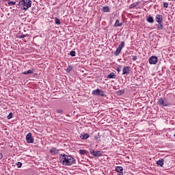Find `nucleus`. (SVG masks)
Wrapping results in <instances>:
<instances>
[{"mask_svg": "<svg viewBox=\"0 0 175 175\" xmlns=\"http://www.w3.org/2000/svg\"><path fill=\"white\" fill-rule=\"evenodd\" d=\"M125 47V42L121 41L120 44H119L118 47L116 49V51L113 52V55L116 57H118L120 54H121V51H122V49Z\"/></svg>", "mask_w": 175, "mask_h": 175, "instance_id": "obj_3", "label": "nucleus"}, {"mask_svg": "<svg viewBox=\"0 0 175 175\" xmlns=\"http://www.w3.org/2000/svg\"><path fill=\"white\" fill-rule=\"evenodd\" d=\"M125 92V90H118V92H117V94H118V95H122V94H124Z\"/></svg>", "mask_w": 175, "mask_h": 175, "instance_id": "obj_25", "label": "nucleus"}, {"mask_svg": "<svg viewBox=\"0 0 175 175\" xmlns=\"http://www.w3.org/2000/svg\"><path fill=\"white\" fill-rule=\"evenodd\" d=\"M55 23L57 24V25H61V21H59V18H55Z\"/></svg>", "mask_w": 175, "mask_h": 175, "instance_id": "obj_22", "label": "nucleus"}, {"mask_svg": "<svg viewBox=\"0 0 175 175\" xmlns=\"http://www.w3.org/2000/svg\"><path fill=\"white\" fill-rule=\"evenodd\" d=\"M60 162L64 166H70L71 165L76 164V160L72 156L66 154H61L59 156Z\"/></svg>", "mask_w": 175, "mask_h": 175, "instance_id": "obj_1", "label": "nucleus"}, {"mask_svg": "<svg viewBox=\"0 0 175 175\" xmlns=\"http://www.w3.org/2000/svg\"><path fill=\"white\" fill-rule=\"evenodd\" d=\"M90 154H91V155H93V157H96V158L102 157V151L100 150L95 151L92 149H90Z\"/></svg>", "mask_w": 175, "mask_h": 175, "instance_id": "obj_5", "label": "nucleus"}, {"mask_svg": "<svg viewBox=\"0 0 175 175\" xmlns=\"http://www.w3.org/2000/svg\"><path fill=\"white\" fill-rule=\"evenodd\" d=\"M133 61H136L137 59V56H136V55L133 56Z\"/></svg>", "mask_w": 175, "mask_h": 175, "instance_id": "obj_34", "label": "nucleus"}, {"mask_svg": "<svg viewBox=\"0 0 175 175\" xmlns=\"http://www.w3.org/2000/svg\"><path fill=\"white\" fill-rule=\"evenodd\" d=\"M157 26L158 31L163 29V24H162V23H158V25H157Z\"/></svg>", "mask_w": 175, "mask_h": 175, "instance_id": "obj_19", "label": "nucleus"}, {"mask_svg": "<svg viewBox=\"0 0 175 175\" xmlns=\"http://www.w3.org/2000/svg\"><path fill=\"white\" fill-rule=\"evenodd\" d=\"M16 166H17V167L20 168V167H21V166H23V163L21 162H18L16 163Z\"/></svg>", "mask_w": 175, "mask_h": 175, "instance_id": "obj_30", "label": "nucleus"}, {"mask_svg": "<svg viewBox=\"0 0 175 175\" xmlns=\"http://www.w3.org/2000/svg\"><path fill=\"white\" fill-rule=\"evenodd\" d=\"M24 38H27V35H21V36H18V38L19 39H24Z\"/></svg>", "mask_w": 175, "mask_h": 175, "instance_id": "obj_31", "label": "nucleus"}, {"mask_svg": "<svg viewBox=\"0 0 175 175\" xmlns=\"http://www.w3.org/2000/svg\"><path fill=\"white\" fill-rule=\"evenodd\" d=\"M158 103L160 106H163V107H169L170 106V104L167 103V102L165 101L163 98H159Z\"/></svg>", "mask_w": 175, "mask_h": 175, "instance_id": "obj_7", "label": "nucleus"}, {"mask_svg": "<svg viewBox=\"0 0 175 175\" xmlns=\"http://www.w3.org/2000/svg\"><path fill=\"white\" fill-rule=\"evenodd\" d=\"M115 170L117 172V173H119L118 175H124V173L122 172H124V167L121 166H117L116 167Z\"/></svg>", "mask_w": 175, "mask_h": 175, "instance_id": "obj_9", "label": "nucleus"}, {"mask_svg": "<svg viewBox=\"0 0 175 175\" xmlns=\"http://www.w3.org/2000/svg\"><path fill=\"white\" fill-rule=\"evenodd\" d=\"M171 1H174V0H171Z\"/></svg>", "mask_w": 175, "mask_h": 175, "instance_id": "obj_38", "label": "nucleus"}, {"mask_svg": "<svg viewBox=\"0 0 175 175\" xmlns=\"http://www.w3.org/2000/svg\"><path fill=\"white\" fill-rule=\"evenodd\" d=\"M70 55H71V57H76V51H71L70 52Z\"/></svg>", "mask_w": 175, "mask_h": 175, "instance_id": "obj_24", "label": "nucleus"}, {"mask_svg": "<svg viewBox=\"0 0 175 175\" xmlns=\"http://www.w3.org/2000/svg\"><path fill=\"white\" fill-rule=\"evenodd\" d=\"M57 113H58L59 114L62 113V109H57Z\"/></svg>", "mask_w": 175, "mask_h": 175, "instance_id": "obj_35", "label": "nucleus"}, {"mask_svg": "<svg viewBox=\"0 0 175 175\" xmlns=\"http://www.w3.org/2000/svg\"><path fill=\"white\" fill-rule=\"evenodd\" d=\"M149 64L150 65H157L158 64V57L157 56H152L149 58Z\"/></svg>", "mask_w": 175, "mask_h": 175, "instance_id": "obj_6", "label": "nucleus"}, {"mask_svg": "<svg viewBox=\"0 0 175 175\" xmlns=\"http://www.w3.org/2000/svg\"><path fill=\"white\" fill-rule=\"evenodd\" d=\"M130 70H129V66H124L122 69V75H129Z\"/></svg>", "mask_w": 175, "mask_h": 175, "instance_id": "obj_11", "label": "nucleus"}, {"mask_svg": "<svg viewBox=\"0 0 175 175\" xmlns=\"http://www.w3.org/2000/svg\"><path fill=\"white\" fill-rule=\"evenodd\" d=\"M87 152H88L85 150H79V154L81 155H87Z\"/></svg>", "mask_w": 175, "mask_h": 175, "instance_id": "obj_21", "label": "nucleus"}, {"mask_svg": "<svg viewBox=\"0 0 175 175\" xmlns=\"http://www.w3.org/2000/svg\"><path fill=\"white\" fill-rule=\"evenodd\" d=\"M26 141H27V143H30V144L33 143V138L32 137V133H29L26 135Z\"/></svg>", "mask_w": 175, "mask_h": 175, "instance_id": "obj_8", "label": "nucleus"}, {"mask_svg": "<svg viewBox=\"0 0 175 175\" xmlns=\"http://www.w3.org/2000/svg\"><path fill=\"white\" fill-rule=\"evenodd\" d=\"M164 162H165V159H161L160 160H158L156 162V164L157 165V166H160V167H163Z\"/></svg>", "mask_w": 175, "mask_h": 175, "instance_id": "obj_13", "label": "nucleus"}, {"mask_svg": "<svg viewBox=\"0 0 175 175\" xmlns=\"http://www.w3.org/2000/svg\"><path fill=\"white\" fill-rule=\"evenodd\" d=\"M122 68V66H118V67L116 68V70H117L118 73H120V72H121Z\"/></svg>", "mask_w": 175, "mask_h": 175, "instance_id": "obj_29", "label": "nucleus"}, {"mask_svg": "<svg viewBox=\"0 0 175 175\" xmlns=\"http://www.w3.org/2000/svg\"><path fill=\"white\" fill-rule=\"evenodd\" d=\"M163 6H164V8H169V3H163Z\"/></svg>", "mask_w": 175, "mask_h": 175, "instance_id": "obj_32", "label": "nucleus"}, {"mask_svg": "<svg viewBox=\"0 0 175 175\" xmlns=\"http://www.w3.org/2000/svg\"><path fill=\"white\" fill-rule=\"evenodd\" d=\"M8 5H16V2L10 1V2H8Z\"/></svg>", "mask_w": 175, "mask_h": 175, "instance_id": "obj_33", "label": "nucleus"}, {"mask_svg": "<svg viewBox=\"0 0 175 175\" xmlns=\"http://www.w3.org/2000/svg\"><path fill=\"white\" fill-rule=\"evenodd\" d=\"M94 139L96 140L100 139V134L98 133L97 135H94Z\"/></svg>", "mask_w": 175, "mask_h": 175, "instance_id": "obj_28", "label": "nucleus"}, {"mask_svg": "<svg viewBox=\"0 0 175 175\" xmlns=\"http://www.w3.org/2000/svg\"><path fill=\"white\" fill-rule=\"evenodd\" d=\"M155 20L157 23H162L163 20V16H162V15L161 14H157L156 15Z\"/></svg>", "mask_w": 175, "mask_h": 175, "instance_id": "obj_10", "label": "nucleus"}, {"mask_svg": "<svg viewBox=\"0 0 175 175\" xmlns=\"http://www.w3.org/2000/svg\"><path fill=\"white\" fill-rule=\"evenodd\" d=\"M92 95H96L97 96H106L105 91L100 90V89L94 90L92 92Z\"/></svg>", "mask_w": 175, "mask_h": 175, "instance_id": "obj_4", "label": "nucleus"}, {"mask_svg": "<svg viewBox=\"0 0 175 175\" xmlns=\"http://www.w3.org/2000/svg\"><path fill=\"white\" fill-rule=\"evenodd\" d=\"M146 21L148 23H150V24H152V23H154V18L149 15L147 18H146Z\"/></svg>", "mask_w": 175, "mask_h": 175, "instance_id": "obj_14", "label": "nucleus"}, {"mask_svg": "<svg viewBox=\"0 0 175 175\" xmlns=\"http://www.w3.org/2000/svg\"><path fill=\"white\" fill-rule=\"evenodd\" d=\"M120 20H118V19H117L116 21V23H115V24H114V27H115V28H118V27H120Z\"/></svg>", "mask_w": 175, "mask_h": 175, "instance_id": "obj_23", "label": "nucleus"}, {"mask_svg": "<svg viewBox=\"0 0 175 175\" xmlns=\"http://www.w3.org/2000/svg\"><path fill=\"white\" fill-rule=\"evenodd\" d=\"M81 139H82V140H87V139H88V137H90V134L88 133H85V134H82L80 136Z\"/></svg>", "mask_w": 175, "mask_h": 175, "instance_id": "obj_15", "label": "nucleus"}, {"mask_svg": "<svg viewBox=\"0 0 175 175\" xmlns=\"http://www.w3.org/2000/svg\"><path fill=\"white\" fill-rule=\"evenodd\" d=\"M103 12H104V13H109L110 12V8L109 6H104L103 7Z\"/></svg>", "mask_w": 175, "mask_h": 175, "instance_id": "obj_17", "label": "nucleus"}, {"mask_svg": "<svg viewBox=\"0 0 175 175\" xmlns=\"http://www.w3.org/2000/svg\"><path fill=\"white\" fill-rule=\"evenodd\" d=\"M116 76L114 72H111L108 76L107 79H116Z\"/></svg>", "mask_w": 175, "mask_h": 175, "instance_id": "obj_18", "label": "nucleus"}, {"mask_svg": "<svg viewBox=\"0 0 175 175\" xmlns=\"http://www.w3.org/2000/svg\"><path fill=\"white\" fill-rule=\"evenodd\" d=\"M136 6H139V3H133V4L130 5L129 9H133V8H136Z\"/></svg>", "mask_w": 175, "mask_h": 175, "instance_id": "obj_20", "label": "nucleus"}, {"mask_svg": "<svg viewBox=\"0 0 175 175\" xmlns=\"http://www.w3.org/2000/svg\"><path fill=\"white\" fill-rule=\"evenodd\" d=\"M8 120H11V118H13V113L10 112L9 115L7 116Z\"/></svg>", "mask_w": 175, "mask_h": 175, "instance_id": "obj_26", "label": "nucleus"}, {"mask_svg": "<svg viewBox=\"0 0 175 175\" xmlns=\"http://www.w3.org/2000/svg\"><path fill=\"white\" fill-rule=\"evenodd\" d=\"M3 158V155H2V153H0V159H2Z\"/></svg>", "mask_w": 175, "mask_h": 175, "instance_id": "obj_36", "label": "nucleus"}, {"mask_svg": "<svg viewBox=\"0 0 175 175\" xmlns=\"http://www.w3.org/2000/svg\"><path fill=\"white\" fill-rule=\"evenodd\" d=\"M33 72H35V70L31 69V70H29L27 71L23 72V75H32V73H33Z\"/></svg>", "mask_w": 175, "mask_h": 175, "instance_id": "obj_16", "label": "nucleus"}, {"mask_svg": "<svg viewBox=\"0 0 175 175\" xmlns=\"http://www.w3.org/2000/svg\"><path fill=\"white\" fill-rule=\"evenodd\" d=\"M72 66L69 65V66H68L67 69H66L67 73H69V72H70V70H72Z\"/></svg>", "mask_w": 175, "mask_h": 175, "instance_id": "obj_27", "label": "nucleus"}, {"mask_svg": "<svg viewBox=\"0 0 175 175\" xmlns=\"http://www.w3.org/2000/svg\"><path fill=\"white\" fill-rule=\"evenodd\" d=\"M122 24H124V23H122V22L120 23H119L120 27H121L122 25Z\"/></svg>", "mask_w": 175, "mask_h": 175, "instance_id": "obj_37", "label": "nucleus"}, {"mask_svg": "<svg viewBox=\"0 0 175 175\" xmlns=\"http://www.w3.org/2000/svg\"><path fill=\"white\" fill-rule=\"evenodd\" d=\"M51 154H53V155H55L56 154H58L59 152V150L57 149V148H51L49 150Z\"/></svg>", "mask_w": 175, "mask_h": 175, "instance_id": "obj_12", "label": "nucleus"}, {"mask_svg": "<svg viewBox=\"0 0 175 175\" xmlns=\"http://www.w3.org/2000/svg\"><path fill=\"white\" fill-rule=\"evenodd\" d=\"M18 6H20L23 10H28V9L32 6V1L21 0L18 3Z\"/></svg>", "mask_w": 175, "mask_h": 175, "instance_id": "obj_2", "label": "nucleus"}]
</instances>
